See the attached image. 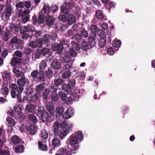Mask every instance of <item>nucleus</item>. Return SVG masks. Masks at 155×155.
Wrapping results in <instances>:
<instances>
[{
	"label": "nucleus",
	"instance_id": "f257e3e1",
	"mask_svg": "<svg viewBox=\"0 0 155 155\" xmlns=\"http://www.w3.org/2000/svg\"><path fill=\"white\" fill-rule=\"evenodd\" d=\"M76 135H72L70 136L68 141L70 145L71 146V148H68L67 150V153H69V152H75L74 151L78 150L79 149V143L82 141L83 139V136L81 132L78 131L75 133Z\"/></svg>",
	"mask_w": 155,
	"mask_h": 155
},
{
	"label": "nucleus",
	"instance_id": "f03ea898",
	"mask_svg": "<svg viewBox=\"0 0 155 155\" xmlns=\"http://www.w3.org/2000/svg\"><path fill=\"white\" fill-rule=\"evenodd\" d=\"M40 70L39 72V78L41 81H45V76L48 77V67L47 65V63L44 61H42L39 66Z\"/></svg>",
	"mask_w": 155,
	"mask_h": 155
},
{
	"label": "nucleus",
	"instance_id": "7ed1b4c3",
	"mask_svg": "<svg viewBox=\"0 0 155 155\" xmlns=\"http://www.w3.org/2000/svg\"><path fill=\"white\" fill-rule=\"evenodd\" d=\"M48 5L46 6L44 5L41 11H43L42 14H39L38 18V22L39 24H41L44 23V20L45 19L46 23L47 25L48 26Z\"/></svg>",
	"mask_w": 155,
	"mask_h": 155
},
{
	"label": "nucleus",
	"instance_id": "20e7f679",
	"mask_svg": "<svg viewBox=\"0 0 155 155\" xmlns=\"http://www.w3.org/2000/svg\"><path fill=\"white\" fill-rule=\"evenodd\" d=\"M36 114L40 120H42L43 122L46 121L47 123H48V113L45 110L44 107L39 106L36 113ZM46 124H47L48 123Z\"/></svg>",
	"mask_w": 155,
	"mask_h": 155
},
{
	"label": "nucleus",
	"instance_id": "39448f33",
	"mask_svg": "<svg viewBox=\"0 0 155 155\" xmlns=\"http://www.w3.org/2000/svg\"><path fill=\"white\" fill-rule=\"evenodd\" d=\"M43 41L45 44H46L48 45V35L45 34L43 38L42 39H38L35 41L37 44L38 48H39L42 45Z\"/></svg>",
	"mask_w": 155,
	"mask_h": 155
},
{
	"label": "nucleus",
	"instance_id": "423d86ee",
	"mask_svg": "<svg viewBox=\"0 0 155 155\" xmlns=\"http://www.w3.org/2000/svg\"><path fill=\"white\" fill-rule=\"evenodd\" d=\"M35 30L34 27L32 25H28L27 26H23L20 28V33H28L34 31Z\"/></svg>",
	"mask_w": 155,
	"mask_h": 155
},
{
	"label": "nucleus",
	"instance_id": "0eeeda50",
	"mask_svg": "<svg viewBox=\"0 0 155 155\" xmlns=\"http://www.w3.org/2000/svg\"><path fill=\"white\" fill-rule=\"evenodd\" d=\"M11 96L12 98H16L18 100L17 102L21 103L23 102L22 97L21 94L17 93L16 91L12 90L11 92Z\"/></svg>",
	"mask_w": 155,
	"mask_h": 155
},
{
	"label": "nucleus",
	"instance_id": "6e6552de",
	"mask_svg": "<svg viewBox=\"0 0 155 155\" xmlns=\"http://www.w3.org/2000/svg\"><path fill=\"white\" fill-rule=\"evenodd\" d=\"M48 52V49L44 48L43 49H38L37 50L35 54V57L38 58L41 55H45Z\"/></svg>",
	"mask_w": 155,
	"mask_h": 155
},
{
	"label": "nucleus",
	"instance_id": "1a4fd4ad",
	"mask_svg": "<svg viewBox=\"0 0 155 155\" xmlns=\"http://www.w3.org/2000/svg\"><path fill=\"white\" fill-rule=\"evenodd\" d=\"M74 115L73 109L70 108L67 109L63 114L62 117L64 119H67L71 118Z\"/></svg>",
	"mask_w": 155,
	"mask_h": 155
},
{
	"label": "nucleus",
	"instance_id": "9d476101",
	"mask_svg": "<svg viewBox=\"0 0 155 155\" xmlns=\"http://www.w3.org/2000/svg\"><path fill=\"white\" fill-rule=\"evenodd\" d=\"M52 48L54 51H56L57 52L58 54L60 53L63 48V47L61 45L58 44L57 43H54L52 45Z\"/></svg>",
	"mask_w": 155,
	"mask_h": 155
},
{
	"label": "nucleus",
	"instance_id": "9b49d317",
	"mask_svg": "<svg viewBox=\"0 0 155 155\" xmlns=\"http://www.w3.org/2000/svg\"><path fill=\"white\" fill-rule=\"evenodd\" d=\"M54 108L51 103L49 102V121H51L54 117Z\"/></svg>",
	"mask_w": 155,
	"mask_h": 155
},
{
	"label": "nucleus",
	"instance_id": "f8f14e48",
	"mask_svg": "<svg viewBox=\"0 0 155 155\" xmlns=\"http://www.w3.org/2000/svg\"><path fill=\"white\" fill-rule=\"evenodd\" d=\"M67 24L71 25L76 22V19L74 16L72 14L67 15Z\"/></svg>",
	"mask_w": 155,
	"mask_h": 155
},
{
	"label": "nucleus",
	"instance_id": "ddd939ff",
	"mask_svg": "<svg viewBox=\"0 0 155 155\" xmlns=\"http://www.w3.org/2000/svg\"><path fill=\"white\" fill-rule=\"evenodd\" d=\"M22 59L17 57H13L11 59V64L12 66L19 64L22 62Z\"/></svg>",
	"mask_w": 155,
	"mask_h": 155
},
{
	"label": "nucleus",
	"instance_id": "4468645a",
	"mask_svg": "<svg viewBox=\"0 0 155 155\" xmlns=\"http://www.w3.org/2000/svg\"><path fill=\"white\" fill-rule=\"evenodd\" d=\"M37 128L34 125H31L29 126L26 127V129L28 133L31 135H34L37 130Z\"/></svg>",
	"mask_w": 155,
	"mask_h": 155
},
{
	"label": "nucleus",
	"instance_id": "2eb2a0df",
	"mask_svg": "<svg viewBox=\"0 0 155 155\" xmlns=\"http://www.w3.org/2000/svg\"><path fill=\"white\" fill-rule=\"evenodd\" d=\"M22 41L21 39L17 38L16 37H14L10 41V44L13 45L14 44H17L18 45H22Z\"/></svg>",
	"mask_w": 155,
	"mask_h": 155
},
{
	"label": "nucleus",
	"instance_id": "dca6fc26",
	"mask_svg": "<svg viewBox=\"0 0 155 155\" xmlns=\"http://www.w3.org/2000/svg\"><path fill=\"white\" fill-rule=\"evenodd\" d=\"M38 148L40 150L44 151H47L48 147L47 145L43 144L41 141H39L38 142Z\"/></svg>",
	"mask_w": 155,
	"mask_h": 155
},
{
	"label": "nucleus",
	"instance_id": "f3484780",
	"mask_svg": "<svg viewBox=\"0 0 155 155\" xmlns=\"http://www.w3.org/2000/svg\"><path fill=\"white\" fill-rule=\"evenodd\" d=\"M71 130V127H66L65 129L63 130L60 133V136L61 139H63L64 137L66 136L67 134Z\"/></svg>",
	"mask_w": 155,
	"mask_h": 155
},
{
	"label": "nucleus",
	"instance_id": "a211bd4d",
	"mask_svg": "<svg viewBox=\"0 0 155 155\" xmlns=\"http://www.w3.org/2000/svg\"><path fill=\"white\" fill-rule=\"evenodd\" d=\"M24 146L23 145H18L15 149V152L16 153H20L24 152Z\"/></svg>",
	"mask_w": 155,
	"mask_h": 155
},
{
	"label": "nucleus",
	"instance_id": "6ab92c4d",
	"mask_svg": "<svg viewBox=\"0 0 155 155\" xmlns=\"http://www.w3.org/2000/svg\"><path fill=\"white\" fill-rule=\"evenodd\" d=\"M68 148H67L65 150L64 148H60L58 151L57 153H59V154H61L62 155H64V154L66 155H70L71 153H74L75 152H69V153L68 154L67 153V150Z\"/></svg>",
	"mask_w": 155,
	"mask_h": 155
},
{
	"label": "nucleus",
	"instance_id": "aec40b11",
	"mask_svg": "<svg viewBox=\"0 0 155 155\" xmlns=\"http://www.w3.org/2000/svg\"><path fill=\"white\" fill-rule=\"evenodd\" d=\"M35 106L32 104H28L25 107L26 110L28 112L33 113L35 112Z\"/></svg>",
	"mask_w": 155,
	"mask_h": 155
},
{
	"label": "nucleus",
	"instance_id": "412c9836",
	"mask_svg": "<svg viewBox=\"0 0 155 155\" xmlns=\"http://www.w3.org/2000/svg\"><path fill=\"white\" fill-rule=\"evenodd\" d=\"M51 91H52L51 94V100L54 101H56L58 98L57 94L56 92L57 90L55 89H53L52 87H51Z\"/></svg>",
	"mask_w": 155,
	"mask_h": 155
},
{
	"label": "nucleus",
	"instance_id": "4be33fe9",
	"mask_svg": "<svg viewBox=\"0 0 155 155\" xmlns=\"http://www.w3.org/2000/svg\"><path fill=\"white\" fill-rule=\"evenodd\" d=\"M15 117V118L18 119V121H19L20 122L23 121L25 117V116L22 112L17 114L16 116Z\"/></svg>",
	"mask_w": 155,
	"mask_h": 155
},
{
	"label": "nucleus",
	"instance_id": "5701e85b",
	"mask_svg": "<svg viewBox=\"0 0 155 155\" xmlns=\"http://www.w3.org/2000/svg\"><path fill=\"white\" fill-rule=\"evenodd\" d=\"M64 111V109L63 107L60 106L58 107L56 109V116L58 117L61 116Z\"/></svg>",
	"mask_w": 155,
	"mask_h": 155
},
{
	"label": "nucleus",
	"instance_id": "b1692460",
	"mask_svg": "<svg viewBox=\"0 0 155 155\" xmlns=\"http://www.w3.org/2000/svg\"><path fill=\"white\" fill-rule=\"evenodd\" d=\"M2 77L5 80H6L7 81V82L10 81L11 78L10 73L8 72L7 71L4 72L2 75Z\"/></svg>",
	"mask_w": 155,
	"mask_h": 155
},
{
	"label": "nucleus",
	"instance_id": "393cba45",
	"mask_svg": "<svg viewBox=\"0 0 155 155\" xmlns=\"http://www.w3.org/2000/svg\"><path fill=\"white\" fill-rule=\"evenodd\" d=\"M60 60L63 62L67 63H68L72 61L71 58L69 55H67L64 57H61L60 58Z\"/></svg>",
	"mask_w": 155,
	"mask_h": 155
},
{
	"label": "nucleus",
	"instance_id": "a878e982",
	"mask_svg": "<svg viewBox=\"0 0 155 155\" xmlns=\"http://www.w3.org/2000/svg\"><path fill=\"white\" fill-rule=\"evenodd\" d=\"M13 71L15 73L17 77L18 78L20 77L21 78L25 76V75L23 72L19 71L18 70H17L15 68H14L13 70Z\"/></svg>",
	"mask_w": 155,
	"mask_h": 155
},
{
	"label": "nucleus",
	"instance_id": "bb28decb",
	"mask_svg": "<svg viewBox=\"0 0 155 155\" xmlns=\"http://www.w3.org/2000/svg\"><path fill=\"white\" fill-rule=\"evenodd\" d=\"M39 98L38 95V94H35L34 95L31 97V99L28 100V102L29 103H31V102H33L34 103H35Z\"/></svg>",
	"mask_w": 155,
	"mask_h": 155
},
{
	"label": "nucleus",
	"instance_id": "cd10ccee",
	"mask_svg": "<svg viewBox=\"0 0 155 155\" xmlns=\"http://www.w3.org/2000/svg\"><path fill=\"white\" fill-rule=\"evenodd\" d=\"M51 66L54 69L58 68L61 67V64L57 60H54L51 63Z\"/></svg>",
	"mask_w": 155,
	"mask_h": 155
},
{
	"label": "nucleus",
	"instance_id": "c85d7f7f",
	"mask_svg": "<svg viewBox=\"0 0 155 155\" xmlns=\"http://www.w3.org/2000/svg\"><path fill=\"white\" fill-rule=\"evenodd\" d=\"M6 120L8 122V126L10 127L14 126L15 124V120L11 117H8L6 118Z\"/></svg>",
	"mask_w": 155,
	"mask_h": 155
},
{
	"label": "nucleus",
	"instance_id": "c756f323",
	"mask_svg": "<svg viewBox=\"0 0 155 155\" xmlns=\"http://www.w3.org/2000/svg\"><path fill=\"white\" fill-rule=\"evenodd\" d=\"M17 82V84L18 86H24L26 83L25 76L18 79Z\"/></svg>",
	"mask_w": 155,
	"mask_h": 155
},
{
	"label": "nucleus",
	"instance_id": "7c9ffc66",
	"mask_svg": "<svg viewBox=\"0 0 155 155\" xmlns=\"http://www.w3.org/2000/svg\"><path fill=\"white\" fill-rule=\"evenodd\" d=\"M62 88L63 90L68 92H71L73 89L71 87H70L69 85L65 84L62 86Z\"/></svg>",
	"mask_w": 155,
	"mask_h": 155
},
{
	"label": "nucleus",
	"instance_id": "2f4dec72",
	"mask_svg": "<svg viewBox=\"0 0 155 155\" xmlns=\"http://www.w3.org/2000/svg\"><path fill=\"white\" fill-rule=\"evenodd\" d=\"M12 12V8L10 6H7L5 11V16L6 18L9 17L11 15Z\"/></svg>",
	"mask_w": 155,
	"mask_h": 155
},
{
	"label": "nucleus",
	"instance_id": "473e14b6",
	"mask_svg": "<svg viewBox=\"0 0 155 155\" xmlns=\"http://www.w3.org/2000/svg\"><path fill=\"white\" fill-rule=\"evenodd\" d=\"M20 141V140L19 137L17 135H15L12 137V141L14 144L18 143Z\"/></svg>",
	"mask_w": 155,
	"mask_h": 155
},
{
	"label": "nucleus",
	"instance_id": "72a5a7b5",
	"mask_svg": "<svg viewBox=\"0 0 155 155\" xmlns=\"http://www.w3.org/2000/svg\"><path fill=\"white\" fill-rule=\"evenodd\" d=\"M90 46L87 42L84 41L82 45V49L84 51H86L90 48Z\"/></svg>",
	"mask_w": 155,
	"mask_h": 155
},
{
	"label": "nucleus",
	"instance_id": "f704fd0d",
	"mask_svg": "<svg viewBox=\"0 0 155 155\" xmlns=\"http://www.w3.org/2000/svg\"><path fill=\"white\" fill-rule=\"evenodd\" d=\"M43 101L46 103L47 102L48 97V88L46 89L43 94Z\"/></svg>",
	"mask_w": 155,
	"mask_h": 155
},
{
	"label": "nucleus",
	"instance_id": "c9c22d12",
	"mask_svg": "<svg viewBox=\"0 0 155 155\" xmlns=\"http://www.w3.org/2000/svg\"><path fill=\"white\" fill-rule=\"evenodd\" d=\"M39 74V72H38V71L35 70L33 71L31 73V76L33 78V79H39V77H38V75ZM40 80V79H39ZM40 81H41L40 80Z\"/></svg>",
	"mask_w": 155,
	"mask_h": 155
},
{
	"label": "nucleus",
	"instance_id": "e433bc0d",
	"mask_svg": "<svg viewBox=\"0 0 155 155\" xmlns=\"http://www.w3.org/2000/svg\"><path fill=\"white\" fill-rule=\"evenodd\" d=\"M40 136L45 139H47L48 136L47 131L45 130H42L40 134Z\"/></svg>",
	"mask_w": 155,
	"mask_h": 155
},
{
	"label": "nucleus",
	"instance_id": "4c0bfd02",
	"mask_svg": "<svg viewBox=\"0 0 155 155\" xmlns=\"http://www.w3.org/2000/svg\"><path fill=\"white\" fill-rule=\"evenodd\" d=\"M96 18L99 19H102L104 18L103 12L101 10H98L96 13Z\"/></svg>",
	"mask_w": 155,
	"mask_h": 155
},
{
	"label": "nucleus",
	"instance_id": "58836bf2",
	"mask_svg": "<svg viewBox=\"0 0 155 155\" xmlns=\"http://www.w3.org/2000/svg\"><path fill=\"white\" fill-rule=\"evenodd\" d=\"M52 144L55 147H58L60 144V142L58 139L57 138H54L52 140Z\"/></svg>",
	"mask_w": 155,
	"mask_h": 155
},
{
	"label": "nucleus",
	"instance_id": "ea45409f",
	"mask_svg": "<svg viewBox=\"0 0 155 155\" xmlns=\"http://www.w3.org/2000/svg\"><path fill=\"white\" fill-rule=\"evenodd\" d=\"M22 106H17L14 107V109L16 114L17 113L22 112Z\"/></svg>",
	"mask_w": 155,
	"mask_h": 155
},
{
	"label": "nucleus",
	"instance_id": "a19ab883",
	"mask_svg": "<svg viewBox=\"0 0 155 155\" xmlns=\"http://www.w3.org/2000/svg\"><path fill=\"white\" fill-rule=\"evenodd\" d=\"M99 45L100 47L102 48L106 44V41L104 38H102L99 41Z\"/></svg>",
	"mask_w": 155,
	"mask_h": 155
},
{
	"label": "nucleus",
	"instance_id": "79ce46f5",
	"mask_svg": "<svg viewBox=\"0 0 155 155\" xmlns=\"http://www.w3.org/2000/svg\"><path fill=\"white\" fill-rule=\"evenodd\" d=\"M28 118L30 120L34 123H36L37 121L36 117L33 114H30L28 116Z\"/></svg>",
	"mask_w": 155,
	"mask_h": 155
},
{
	"label": "nucleus",
	"instance_id": "37998d69",
	"mask_svg": "<svg viewBox=\"0 0 155 155\" xmlns=\"http://www.w3.org/2000/svg\"><path fill=\"white\" fill-rule=\"evenodd\" d=\"M71 97L74 101H78L79 100V96L76 93H71Z\"/></svg>",
	"mask_w": 155,
	"mask_h": 155
},
{
	"label": "nucleus",
	"instance_id": "c03bdc74",
	"mask_svg": "<svg viewBox=\"0 0 155 155\" xmlns=\"http://www.w3.org/2000/svg\"><path fill=\"white\" fill-rule=\"evenodd\" d=\"M59 97L61 98L62 101H64L66 100V98H67L66 95L63 92L60 91L58 93Z\"/></svg>",
	"mask_w": 155,
	"mask_h": 155
},
{
	"label": "nucleus",
	"instance_id": "a18cd8bd",
	"mask_svg": "<svg viewBox=\"0 0 155 155\" xmlns=\"http://www.w3.org/2000/svg\"><path fill=\"white\" fill-rule=\"evenodd\" d=\"M71 73L69 71H66L63 73L62 78L64 79L68 78L71 75Z\"/></svg>",
	"mask_w": 155,
	"mask_h": 155
},
{
	"label": "nucleus",
	"instance_id": "49530a36",
	"mask_svg": "<svg viewBox=\"0 0 155 155\" xmlns=\"http://www.w3.org/2000/svg\"><path fill=\"white\" fill-rule=\"evenodd\" d=\"M30 17V15H28L27 16H22L21 17L22 18V21L23 23H25L28 22Z\"/></svg>",
	"mask_w": 155,
	"mask_h": 155
},
{
	"label": "nucleus",
	"instance_id": "de8ad7c7",
	"mask_svg": "<svg viewBox=\"0 0 155 155\" xmlns=\"http://www.w3.org/2000/svg\"><path fill=\"white\" fill-rule=\"evenodd\" d=\"M69 53L71 56L75 57L76 55V51L73 48H71L69 49Z\"/></svg>",
	"mask_w": 155,
	"mask_h": 155
},
{
	"label": "nucleus",
	"instance_id": "09e8293b",
	"mask_svg": "<svg viewBox=\"0 0 155 155\" xmlns=\"http://www.w3.org/2000/svg\"><path fill=\"white\" fill-rule=\"evenodd\" d=\"M44 87L43 84H41L36 86V91L38 92H40L42 91Z\"/></svg>",
	"mask_w": 155,
	"mask_h": 155
},
{
	"label": "nucleus",
	"instance_id": "8fccbe9b",
	"mask_svg": "<svg viewBox=\"0 0 155 155\" xmlns=\"http://www.w3.org/2000/svg\"><path fill=\"white\" fill-rule=\"evenodd\" d=\"M8 88L6 87H4L2 88V93L3 95H5V97L6 95L8 94Z\"/></svg>",
	"mask_w": 155,
	"mask_h": 155
},
{
	"label": "nucleus",
	"instance_id": "3c124183",
	"mask_svg": "<svg viewBox=\"0 0 155 155\" xmlns=\"http://www.w3.org/2000/svg\"><path fill=\"white\" fill-rule=\"evenodd\" d=\"M22 35L21 38L24 40H27L29 38H30V36L28 33H20Z\"/></svg>",
	"mask_w": 155,
	"mask_h": 155
},
{
	"label": "nucleus",
	"instance_id": "603ef678",
	"mask_svg": "<svg viewBox=\"0 0 155 155\" xmlns=\"http://www.w3.org/2000/svg\"><path fill=\"white\" fill-rule=\"evenodd\" d=\"M54 82L55 85L58 86L62 84L63 83V80L61 78H58L55 80L54 81Z\"/></svg>",
	"mask_w": 155,
	"mask_h": 155
},
{
	"label": "nucleus",
	"instance_id": "864d4df0",
	"mask_svg": "<svg viewBox=\"0 0 155 155\" xmlns=\"http://www.w3.org/2000/svg\"><path fill=\"white\" fill-rule=\"evenodd\" d=\"M121 44V42L119 40L114 41L113 44V46L116 48H119L120 47Z\"/></svg>",
	"mask_w": 155,
	"mask_h": 155
},
{
	"label": "nucleus",
	"instance_id": "5fc2aeb1",
	"mask_svg": "<svg viewBox=\"0 0 155 155\" xmlns=\"http://www.w3.org/2000/svg\"><path fill=\"white\" fill-rule=\"evenodd\" d=\"M7 114H8L11 117H14L15 118V116H16V114L14 110L11 109L7 112Z\"/></svg>",
	"mask_w": 155,
	"mask_h": 155
},
{
	"label": "nucleus",
	"instance_id": "6e6d98bb",
	"mask_svg": "<svg viewBox=\"0 0 155 155\" xmlns=\"http://www.w3.org/2000/svg\"><path fill=\"white\" fill-rule=\"evenodd\" d=\"M61 15L59 17L60 20L63 22H67V15Z\"/></svg>",
	"mask_w": 155,
	"mask_h": 155
},
{
	"label": "nucleus",
	"instance_id": "4d7b16f0",
	"mask_svg": "<svg viewBox=\"0 0 155 155\" xmlns=\"http://www.w3.org/2000/svg\"><path fill=\"white\" fill-rule=\"evenodd\" d=\"M83 38L81 35L79 34H76L74 37V39L78 41H80Z\"/></svg>",
	"mask_w": 155,
	"mask_h": 155
},
{
	"label": "nucleus",
	"instance_id": "13d9d810",
	"mask_svg": "<svg viewBox=\"0 0 155 155\" xmlns=\"http://www.w3.org/2000/svg\"><path fill=\"white\" fill-rule=\"evenodd\" d=\"M61 127L62 128H65L66 127H71V128L72 127V126L70 125V126L69 125H68L66 121H63L61 124Z\"/></svg>",
	"mask_w": 155,
	"mask_h": 155
},
{
	"label": "nucleus",
	"instance_id": "bf43d9fd",
	"mask_svg": "<svg viewBox=\"0 0 155 155\" xmlns=\"http://www.w3.org/2000/svg\"><path fill=\"white\" fill-rule=\"evenodd\" d=\"M55 19L53 17H49V26L51 25H54Z\"/></svg>",
	"mask_w": 155,
	"mask_h": 155
},
{
	"label": "nucleus",
	"instance_id": "052dcab7",
	"mask_svg": "<svg viewBox=\"0 0 155 155\" xmlns=\"http://www.w3.org/2000/svg\"><path fill=\"white\" fill-rule=\"evenodd\" d=\"M58 7L55 5H52L50 7V9L53 12H55L58 10Z\"/></svg>",
	"mask_w": 155,
	"mask_h": 155
},
{
	"label": "nucleus",
	"instance_id": "680f3d73",
	"mask_svg": "<svg viewBox=\"0 0 155 155\" xmlns=\"http://www.w3.org/2000/svg\"><path fill=\"white\" fill-rule=\"evenodd\" d=\"M81 35L82 38H86L88 36V34L86 31L83 30L81 31Z\"/></svg>",
	"mask_w": 155,
	"mask_h": 155
},
{
	"label": "nucleus",
	"instance_id": "e2e57ef3",
	"mask_svg": "<svg viewBox=\"0 0 155 155\" xmlns=\"http://www.w3.org/2000/svg\"><path fill=\"white\" fill-rule=\"evenodd\" d=\"M73 101V99L71 97V96H70V97H67L66 100L64 101L68 104H70Z\"/></svg>",
	"mask_w": 155,
	"mask_h": 155
},
{
	"label": "nucleus",
	"instance_id": "0e129e2a",
	"mask_svg": "<svg viewBox=\"0 0 155 155\" xmlns=\"http://www.w3.org/2000/svg\"><path fill=\"white\" fill-rule=\"evenodd\" d=\"M32 49L29 48H25L24 49V53L27 54L28 55L31 53Z\"/></svg>",
	"mask_w": 155,
	"mask_h": 155
},
{
	"label": "nucleus",
	"instance_id": "69168bd1",
	"mask_svg": "<svg viewBox=\"0 0 155 155\" xmlns=\"http://www.w3.org/2000/svg\"><path fill=\"white\" fill-rule=\"evenodd\" d=\"M24 4L23 2H20L16 3L15 6L16 8H23L24 7Z\"/></svg>",
	"mask_w": 155,
	"mask_h": 155
},
{
	"label": "nucleus",
	"instance_id": "338daca9",
	"mask_svg": "<svg viewBox=\"0 0 155 155\" xmlns=\"http://www.w3.org/2000/svg\"><path fill=\"white\" fill-rule=\"evenodd\" d=\"M75 84V80L73 79H71L69 81L68 85H69L70 87H71L73 89V86H74Z\"/></svg>",
	"mask_w": 155,
	"mask_h": 155
},
{
	"label": "nucleus",
	"instance_id": "774afa93",
	"mask_svg": "<svg viewBox=\"0 0 155 155\" xmlns=\"http://www.w3.org/2000/svg\"><path fill=\"white\" fill-rule=\"evenodd\" d=\"M8 32H6L4 34L3 39L4 41H7L8 40Z\"/></svg>",
	"mask_w": 155,
	"mask_h": 155
}]
</instances>
